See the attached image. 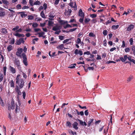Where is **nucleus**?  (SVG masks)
I'll return each mask as SVG.
<instances>
[{
    "label": "nucleus",
    "instance_id": "f257e3e1",
    "mask_svg": "<svg viewBox=\"0 0 135 135\" xmlns=\"http://www.w3.org/2000/svg\"><path fill=\"white\" fill-rule=\"evenodd\" d=\"M23 59V62L26 66L28 65V63L27 61V59L26 54L24 53H23L22 54V56Z\"/></svg>",
    "mask_w": 135,
    "mask_h": 135
},
{
    "label": "nucleus",
    "instance_id": "f03ea898",
    "mask_svg": "<svg viewBox=\"0 0 135 135\" xmlns=\"http://www.w3.org/2000/svg\"><path fill=\"white\" fill-rule=\"evenodd\" d=\"M23 49L22 48H18L16 53V55L18 57H21L22 55H21V54L23 52Z\"/></svg>",
    "mask_w": 135,
    "mask_h": 135
},
{
    "label": "nucleus",
    "instance_id": "7ed1b4c3",
    "mask_svg": "<svg viewBox=\"0 0 135 135\" xmlns=\"http://www.w3.org/2000/svg\"><path fill=\"white\" fill-rule=\"evenodd\" d=\"M69 5L72 8H74L75 11L77 10V7L75 2H74V3L73 2H71L69 3Z\"/></svg>",
    "mask_w": 135,
    "mask_h": 135
},
{
    "label": "nucleus",
    "instance_id": "20e7f679",
    "mask_svg": "<svg viewBox=\"0 0 135 135\" xmlns=\"http://www.w3.org/2000/svg\"><path fill=\"white\" fill-rule=\"evenodd\" d=\"M24 38H21L19 39L18 40H17L15 43L16 45H20L22 42L24 44L25 41H24Z\"/></svg>",
    "mask_w": 135,
    "mask_h": 135
},
{
    "label": "nucleus",
    "instance_id": "39448f33",
    "mask_svg": "<svg viewBox=\"0 0 135 135\" xmlns=\"http://www.w3.org/2000/svg\"><path fill=\"white\" fill-rule=\"evenodd\" d=\"M134 27V25L132 24H131L128 25V27L127 28L126 30L127 31H131L133 29Z\"/></svg>",
    "mask_w": 135,
    "mask_h": 135
},
{
    "label": "nucleus",
    "instance_id": "423d86ee",
    "mask_svg": "<svg viewBox=\"0 0 135 135\" xmlns=\"http://www.w3.org/2000/svg\"><path fill=\"white\" fill-rule=\"evenodd\" d=\"M20 63V61L18 59H15V60L14 63L15 64L17 65L18 69H19V68H21Z\"/></svg>",
    "mask_w": 135,
    "mask_h": 135
},
{
    "label": "nucleus",
    "instance_id": "0eeeda50",
    "mask_svg": "<svg viewBox=\"0 0 135 135\" xmlns=\"http://www.w3.org/2000/svg\"><path fill=\"white\" fill-rule=\"evenodd\" d=\"M71 12L72 11L70 9H68V10H65L64 12L65 15V16H69Z\"/></svg>",
    "mask_w": 135,
    "mask_h": 135
},
{
    "label": "nucleus",
    "instance_id": "6e6552de",
    "mask_svg": "<svg viewBox=\"0 0 135 135\" xmlns=\"http://www.w3.org/2000/svg\"><path fill=\"white\" fill-rule=\"evenodd\" d=\"M78 15L81 17L84 18V13L83 12L82 10L81 9H79L78 12Z\"/></svg>",
    "mask_w": 135,
    "mask_h": 135
},
{
    "label": "nucleus",
    "instance_id": "1a4fd4ad",
    "mask_svg": "<svg viewBox=\"0 0 135 135\" xmlns=\"http://www.w3.org/2000/svg\"><path fill=\"white\" fill-rule=\"evenodd\" d=\"M128 56L127 55H124V57H119V59L120 60L123 62H125L127 59Z\"/></svg>",
    "mask_w": 135,
    "mask_h": 135
},
{
    "label": "nucleus",
    "instance_id": "9d476101",
    "mask_svg": "<svg viewBox=\"0 0 135 135\" xmlns=\"http://www.w3.org/2000/svg\"><path fill=\"white\" fill-rule=\"evenodd\" d=\"M72 125L73 126V128L75 130H77L78 129V123L76 122H75L72 124Z\"/></svg>",
    "mask_w": 135,
    "mask_h": 135
},
{
    "label": "nucleus",
    "instance_id": "9b49d317",
    "mask_svg": "<svg viewBox=\"0 0 135 135\" xmlns=\"http://www.w3.org/2000/svg\"><path fill=\"white\" fill-rule=\"evenodd\" d=\"M9 70L13 74H14L16 73V70L15 68L11 66H9Z\"/></svg>",
    "mask_w": 135,
    "mask_h": 135
},
{
    "label": "nucleus",
    "instance_id": "f8f14e48",
    "mask_svg": "<svg viewBox=\"0 0 135 135\" xmlns=\"http://www.w3.org/2000/svg\"><path fill=\"white\" fill-rule=\"evenodd\" d=\"M78 121H79V122L80 124L81 125L83 126H86L87 125V124L85 122H83L82 120L79 119H78Z\"/></svg>",
    "mask_w": 135,
    "mask_h": 135
},
{
    "label": "nucleus",
    "instance_id": "ddd939ff",
    "mask_svg": "<svg viewBox=\"0 0 135 135\" xmlns=\"http://www.w3.org/2000/svg\"><path fill=\"white\" fill-rule=\"evenodd\" d=\"M20 82H21V83L20 85H19L20 87L21 88H23L24 85V81L23 79H22L20 80Z\"/></svg>",
    "mask_w": 135,
    "mask_h": 135
},
{
    "label": "nucleus",
    "instance_id": "4468645a",
    "mask_svg": "<svg viewBox=\"0 0 135 135\" xmlns=\"http://www.w3.org/2000/svg\"><path fill=\"white\" fill-rule=\"evenodd\" d=\"M55 16H53V15H52V12H50V15L49 16V17L50 18H49V19L50 20H54V19L53 18Z\"/></svg>",
    "mask_w": 135,
    "mask_h": 135
},
{
    "label": "nucleus",
    "instance_id": "2eb2a0df",
    "mask_svg": "<svg viewBox=\"0 0 135 135\" xmlns=\"http://www.w3.org/2000/svg\"><path fill=\"white\" fill-rule=\"evenodd\" d=\"M93 120L94 119H93L90 118L89 119L88 122V127H89L90 126L91 124L92 123Z\"/></svg>",
    "mask_w": 135,
    "mask_h": 135
},
{
    "label": "nucleus",
    "instance_id": "dca6fc26",
    "mask_svg": "<svg viewBox=\"0 0 135 135\" xmlns=\"http://www.w3.org/2000/svg\"><path fill=\"white\" fill-rule=\"evenodd\" d=\"M1 32L3 34H6L7 32V30L4 28H3L1 29Z\"/></svg>",
    "mask_w": 135,
    "mask_h": 135
},
{
    "label": "nucleus",
    "instance_id": "f3484780",
    "mask_svg": "<svg viewBox=\"0 0 135 135\" xmlns=\"http://www.w3.org/2000/svg\"><path fill=\"white\" fill-rule=\"evenodd\" d=\"M57 48L58 49H60L61 50H62L64 48H65L64 47V44H62L58 46L57 47Z\"/></svg>",
    "mask_w": 135,
    "mask_h": 135
},
{
    "label": "nucleus",
    "instance_id": "a211bd4d",
    "mask_svg": "<svg viewBox=\"0 0 135 135\" xmlns=\"http://www.w3.org/2000/svg\"><path fill=\"white\" fill-rule=\"evenodd\" d=\"M66 125V126L68 127L69 128H70L71 127V123L69 121H67Z\"/></svg>",
    "mask_w": 135,
    "mask_h": 135
},
{
    "label": "nucleus",
    "instance_id": "6ab92c4d",
    "mask_svg": "<svg viewBox=\"0 0 135 135\" xmlns=\"http://www.w3.org/2000/svg\"><path fill=\"white\" fill-rule=\"evenodd\" d=\"M2 2L3 3L6 5H8L9 4V2L7 0H2Z\"/></svg>",
    "mask_w": 135,
    "mask_h": 135
},
{
    "label": "nucleus",
    "instance_id": "aec40b11",
    "mask_svg": "<svg viewBox=\"0 0 135 135\" xmlns=\"http://www.w3.org/2000/svg\"><path fill=\"white\" fill-rule=\"evenodd\" d=\"M59 30V28L57 26L54 27L52 29V30L54 31H56Z\"/></svg>",
    "mask_w": 135,
    "mask_h": 135
},
{
    "label": "nucleus",
    "instance_id": "412c9836",
    "mask_svg": "<svg viewBox=\"0 0 135 135\" xmlns=\"http://www.w3.org/2000/svg\"><path fill=\"white\" fill-rule=\"evenodd\" d=\"M54 23V22L51 21H48V25L49 26H53V25Z\"/></svg>",
    "mask_w": 135,
    "mask_h": 135
},
{
    "label": "nucleus",
    "instance_id": "4be33fe9",
    "mask_svg": "<svg viewBox=\"0 0 135 135\" xmlns=\"http://www.w3.org/2000/svg\"><path fill=\"white\" fill-rule=\"evenodd\" d=\"M119 27V25H113L112 26V29L115 30L118 28Z\"/></svg>",
    "mask_w": 135,
    "mask_h": 135
},
{
    "label": "nucleus",
    "instance_id": "5701e85b",
    "mask_svg": "<svg viewBox=\"0 0 135 135\" xmlns=\"http://www.w3.org/2000/svg\"><path fill=\"white\" fill-rule=\"evenodd\" d=\"M77 29V28H75L72 29H70L69 30V31H66V33H68L69 32H72L75 31Z\"/></svg>",
    "mask_w": 135,
    "mask_h": 135
},
{
    "label": "nucleus",
    "instance_id": "b1692460",
    "mask_svg": "<svg viewBox=\"0 0 135 135\" xmlns=\"http://www.w3.org/2000/svg\"><path fill=\"white\" fill-rule=\"evenodd\" d=\"M13 35H14L16 37H21V34H20L18 33H13Z\"/></svg>",
    "mask_w": 135,
    "mask_h": 135
},
{
    "label": "nucleus",
    "instance_id": "393cba45",
    "mask_svg": "<svg viewBox=\"0 0 135 135\" xmlns=\"http://www.w3.org/2000/svg\"><path fill=\"white\" fill-rule=\"evenodd\" d=\"M10 84V85L11 87L13 88L15 87L14 83L13 80H12L11 81Z\"/></svg>",
    "mask_w": 135,
    "mask_h": 135
},
{
    "label": "nucleus",
    "instance_id": "a878e982",
    "mask_svg": "<svg viewBox=\"0 0 135 135\" xmlns=\"http://www.w3.org/2000/svg\"><path fill=\"white\" fill-rule=\"evenodd\" d=\"M12 46L10 45L8 46L7 49L8 51H10L12 49Z\"/></svg>",
    "mask_w": 135,
    "mask_h": 135
},
{
    "label": "nucleus",
    "instance_id": "bb28decb",
    "mask_svg": "<svg viewBox=\"0 0 135 135\" xmlns=\"http://www.w3.org/2000/svg\"><path fill=\"white\" fill-rule=\"evenodd\" d=\"M76 43L78 44H79L81 43V40L80 38H77V40L75 41Z\"/></svg>",
    "mask_w": 135,
    "mask_h": 135
},
{
    "label": "nucleus",
    "instance_id": "cd10ccee",
    "mask_svg": "<svg viewBox=\"0 0 135 135\" xmlns=\"http://www.w3.org/2000/svg\"><path fill=\"white\" fill-rule=\"evenodd\" d=\"M40 15L42 18H46L45 15L44 14V13L43 11H42L41 12V13Z\"/></svg>",
    "mask_w": 135,
    "mask_h": 135
},
{
    "label": "nucleus",
    "instance_id": "c85d7f7f",
    "mask_svg": "<svg viewBox=\"0 0 135 135\" xmlns=\"http://www.w3.org/2000/svg\"><path fill=\"white\" fill-rule=\"evenodd\" d=\"M132 12V11L130 9H128V11L127 12H124V13H123V15H124V14H126V15H127L128 14H129L130 12Z\"/></svg>",
    "mask_w": 135,
    "mask_h": 135
},
{
    "label": "nucleus",
    "instance_id": "c756f323",
    "mask_svg": "<svg viewBox=\"0 0 135 135\" xmlns=\"http://www.w3.org/2000/svg\"><path fill=\"white\" fill-rule=\"evenodd\" d=\"M40 2L39 1H37L34 3V5H40Z\"/></svg>",
    "mask_w": 135,
    "mask_h": 135
},
{
    "label": "nucleus",
    "instance_id": "7c9ffc66",
    "mask_svg": "<svg viewBox=\"0 0 135 135\" xmlns=\"http://www.w3.org/2000/svg\"><path fill=\"white\" fill-rule=\"evenodd\" d=\"M90 20V19L89 18H85L84 20V22L85 23H88Z\"/></svg>",
    "mask_w": 135,
    "mask_h": 135
},
{
    "label": "nucleus",
    "instance_id": "2f4dec72",
    "mask_svg": "<svg viewBox=\"0 0 135 135\" xmlns=\"http://www.w3.org/2000/svg\"><path fill=\"white\" fill-rule=\"evenodd\" d=\"M0 104L2 106H4V104L1 98H0Z\"/></svg>",
    "mask_w": 135,
    "mask_h": 135
},
{
    "label": "nucleus",
    "instance_id": "473e14b6",
    "mask_svg": "<svg viewBox=\"0 0 135 135\" xmlns=\"http://www.w3.org/2000/svg\"><path fill=\"white\" fill-rule=\"evenodd\" d=\"M19 28V26H16L15 27L13 28L12 30L13 31H16Z\"/></svg>",
    "mask_w": 135,
    "mask_h": 135
},
{
    "label": "nucleus",
    "instance_id": "72a5a7b5",
    "mask_svg": "<svg viewBox=\"0 0 135 135\" xmlns=\"http://www.w3.org/2000/svg\"><path fill=\"white\" fill-rule=\"evenodd\" d=\"M44 34L45 33L44 32L39 33H38V37H42L43 36V35H44Z\"/></svg>",
    "mask_w": 135,
    "mask_h": 135
},
{
    "label": "nucleus",
    "instance_id": "f704fd0d",
    "mask_svg": "<svg viewBox=\"0 0 135 135\" xmlns=\"http://www.w3.org/2000/svg\"><path fill=\"white\" fill-rule=\"evenodd\" d=\"M28 20H32L34 18L33 16L32 15H28Z\"/></svg>",
    "mask_w": 135,
    "mask_h": 135
},
{
    "label": "nucleus",
    "instance_id": "c9c22d12",
    "mask_svg": "<svg viewBox=\"0 0 135 135\" xmlns=\"http://www.w3.org/2000/svg\"><path fill=\"white\" fill-rule=\"evenodd\" d=\"M131 49L129 47H127L125 49V51L126 52H129L130 51Z\"/></svg>",
    "mask_w": 135,
    "mask_h": 135
},
{
    "label": "nucleus",
    "instance_id": "e433bc0d",
    "mask_svg": "<svg viewBox=\"0 0 135 135\" xmlns=\"http://www.w3.org/2000/svg\"><path fill=\"white\" fill-rule=\"evenodd\" d=\"M15 43V39L14 38H12L10 42V44L11 45H12L14 44Z\"/></svg>",
    "mask_w": 135,
    "mask_h": 135
},
{
    "label": "nucleus",
    "instance_id": "4c0bfd02",
    "mask_svg": "<svg viewBox=\"0 0 135 135\" xmlns=\"http://www.w3.org/2000/svg\"><path fill=\"white\" fill-rule=\"evenodd\" d=\"M89 36L90 37H95V35L93 33L91 32H90L89 35Z\"/></svg>",
    "mask_w": 135,
    "mask_h": 135
},
{
    "label": "nucleus",
    "instance_id": "58836bf2",
    "mask_svg": "<svg viewBox=\"0 0 135 135\" xmlns=\"http://www.w3.org/2000/svg\"><path fill=\"white\" fill-rule=\"evenodd\" d=\"M60 23L61 24V25H63L64 24L66 23H67V22H65L63 20H60Z\"/></svg>",
    "mask_w": 135,
    "mask_h": 135
},
{
    "label": "nucleus",
    "instance_id": "ea45409f",
    "mask_svg": "<svg viewBox=\"0 0 135 135\" xmlns=\"http://www.w3.org/2000/svg\"><path fill=\"white\" fill-rule=\"evenodd\" d=\"M33 0H29V3L30 5L31 6L34 5V3H33Z\"/></svg>",
    "mask_w": 135,
    "mask_h": 135
},
{
    "label": "nucleus",
    "instance_id": "a19ab883",
    "mask_svg": "<svg viewBox=\"0 0 135 135\" xmlns=\"http://www.w3.org/2000/svg\"><path fill=\"white\" fill-rule=\"evenodd\" d=\"M6 69H7V67L6 66H4L3 67V71H4V75H5L6 74Z\"/></svg>",
    "mask_w": 135,
    "mask_h": 135
},
{
    "label": "nucleus",
    "instance_id": "79ce46f5",
    "mask_svg": "<svg viewBox=\"0 0 135 135\" xmlns=\"http://www.w3.org/2000/svg\"><path fill=\"white\" fill-rule=\"evenodd\" d=\"M108 118H110V122L111 123H112V115L110 114L108 116Z\"/></svg>",
    "mask_w": 135,
    "mask_h": 135
},
{
    "label": "nucleus",
    "instance_id": "37998d69",
    "mask_svg": "<svg viewBox=\"0 0 135 135\" xmlns=\"http://www.w3.org/2000/svg\"><path fill=\"white\" fill-rule=\"evenodd\" d=\"M38 24L37 23H34L32 25V26L33 27H36L38 26Z\"/></svg>",
    "mask_w": 135,
    "mask_h": 135
},
{
    "label": "nucleus",
    "instance_id": "c03bdc74",
    "mask_svg": "<svg viewBox=\"0 0 135 135\" xmlns=\"http://www.w3.org/2000/svg\"><path fill=\"white\" fill-rule=\"evenodd\" d=\"M16 8L17 9H21V6L20 4H18L16 6Z\"/></svg>",
    "mask_w": 135,
    "mask_h": 135
},
{
    "label": "nucleus",
    "instance_id": "a18cd8bd",
    "mask_svg": "<svg viewBox=\"0 0 135 135\" xmlns=\"http://www.w3.org/2000/svg\"><path fill=\"white\" fill-rule=\"evenodd\" d=\"M78 106L81 109H87V108L86 106H84L83 107H82L80 105H78Z\"/></svg>",
    "mask_w": 135,
    "mask_h": 135
},
{
    "label": "nucleus",
    "instance_id": "49530a36",
    "mask_svg": "<svg viewBox=\"0 0 135 135\" xmlns=\"http://www.w3.org/2000/svg\"><path fill=\"white\" fill-rule=\"evenodd\" d=\"M97 15L96 14H92L90 15V16L92 18H94L97 17Z\"/></svg>",
    "mask_w": 135,
    "mask_h": 135
},
{
    "label": "nucleus",
    "instance_id": "de8ad7c7",
    "mask_svg": "<svg viewBox=\"0 0 135 135\" xmlns=\"http://www.w3.org/2000/svg\"><path fill=\"white\" fill-rule=\"evenodd\" d=\"M59 38L61 40H63L64 39V36L60 35L59 36Z\"/></svg>",
    "mask_w": 135,
    "mask_h": 135
},
{
    "label": "nucleus",
    "instance_id": "09e8293b",
    "mask_svg": "<svg viewBox=\"0 0 135 135\" xmlns=\"http://www.w3.org/2000/svg\"><path fill=\"white\" fill-rule=\"evenodd\" d=\"M5 13L4 12L0 11V16L2 17L4 16Z\"/></svg>",
    "mask_w": 135,
    "mask_h": 135
},
{
    "label": "nucleus",
    "instance_id": "8fccbe9b",
    "mask_svg": "<svg viewBox=\"0 0 135 135\" xmlns=\"http://www.w3.org/2000/svg\"><path fill=\"white\" fill-rule=\"evenodd\" d=\"M71 40V39L70 38H68V39H67L65 40H64L63 41V43L64 44L65 43L67 42H68L70 40Z\"/></svg>",
    "mask_w": 135,
    "mask_h": 135
},
{
    "label": "nucleus",
    "instance_id": "3c124183",
    "mask_svg": "<svg viewBox=\"0 0 135 135\" xmlns=\"http://www.w3.org/2000/svg\"><path fill=\"white\" fill-rule=\"evenodd\" d=\"M107 30H104L103 32V34L105 36L107 35Z\"/></svg>",
    "mask_w": 135,
    "mask_h": 135
},
{
    "label": "nucleus",
    "instance_id": "603ef678",
    "mask_svg": "<svg viewBox=\"0 0 135 135\" xmlns=\"http://www.w3.org/2000/svg\"><path fill=\"white\" fill-rule=\"evenodd\" d=\"M107 55V54L105 52H104L102 54V57L104 59L106 57Z\"/></svg>",
    "mask_w": 135,
    "mask_h": 135
},
{
    "label": "nucleus",
    "instance_id": "864d4df0",
    "mask_svg": "<svg viewBox=\"0 0 135 135\" xmlns=\"http://www.w3.org/2000/svg\"><path fill=\"white\" fill-rule=\"evenodd\" d=\"M129 41L130 42V44L131 45H132L133 44V40L132 38H131L129 40Z\"/></svg>",
    "mask_w": 135,
    "mask_h": 135
},
{
    "label": "nucleus",
    "instance_id": "5fc2aeb1",
    "mask_svg": "<svg viewBox=\"0 0 135 135\" xmlns=\"http://www.w3.org/2000/svg\"><path fill=\"white\" fill-rule=\"evenodd\" d=\"M3 76L2 74H0V82H1L3 79Z\"/></svg>",
    "mask_w": 135,
    "mask_h": 135
},
{
    "label": "nucleus",
    "instance_id": "6e6d98bb",
    "mask_svg": "<svg viewBox=\"0 0 135 135\" xmlns=\"http://www.w3.org/2000/svg\"><path fill=\"white\" fill-rule=\"evenodd\" d=\"M133 78V77L132 76H130L127 80V81L128 82H129L131 81L132 79Z\"/></svg>",
    "mask_w": 135,
    "mask_h": 135
},
{
    "label": "nucleus",
    "instance_id": "4d7b16f0",
    "mask_svg": "<svg viewBox=\"0 0 135 135\" xmlns=\"http://www.w3.org/2000/svg\"><path fill=\"white\" fill-rule=\"evenodd\" d=\"M126 46V44L124 41H122V45L121 47L124 48Z\"/></svg>",
    "mask_w": 135,
    "mask_h": 135
},
{
    "label": "nucleus",
    "instance_id": "13d9d810",
    "mask_svg": "<svg viewBox=\"0 0 135 135\" xmlns=\"http://www.w3.org/2000/svg\"><path fill=\"white\" fill-rule=\"evenodd\" d=\"M22 94L23 98L24 99H25V97L26 96V94L25 92V91H23Z\"/></svg>",
    "mask_w": 135,
    "mask_h": 135
},
{
    "label": "nucleus",
    "instance_id": "bf43d9fd",
    "mask_svg": "<svg viewBox=\"0 0 135 135\" xmlns=\"http://www.w3.org/2000/svg\"><path fill=\"white\" fill-rule=\"evenodd\" d=\"M44 9L46 10L47 8V4L46 3H44L43 5Z\"/></svg>",
    "mask_w": 135,
    "mask_h": 135
},
{
    "label": "nucleus",
    "instance_id": "052dcab7",
    "mask_svg": "<svg viewBox=\"0 0 135 135\" xmlns=\"http://www.w3.org/2000/svg\"><path fill=\"white\" fill-rule=\"evenodd\" d=\"M75 66L73 65V64H71L70 66L68 67V68L70 69H73L75 68Z\"/></svg>",
    "mask_w": 135,
    "mask_h": 135
},
{
    "label": "nucleus",
    "instance_id": "680f3d73",
    "mask_svg": "<svg viewBox=\"0 0 135 135\" xmlns=\"http://www.w3.org/2000/svg\"><path fill=\"white\" fill-rule=\"evenodd\" d=\"M84 18L81 17L79 19V21L81 23H83V19Z\"/></svg>",
    "mask_w": 135,
    "mask_h": 135
},
{
    "label": "nucleus",
    "instance_id": "e2e57ef3",
    "mask_svg": "<svg viewBox=\"0 0 135 135\" xmlns=\"http://www.w3.org/2000/svg\"><path fill=\"white\" fill-rule=\"evenodd\" d=\"M22 29L21 28H20L19 29H18L17 30H16L15 31L16 33H18V32H21L22 31Z\"/></svg>",
    "mask_w": 135,
    "mask_h": 135
},
{
    "label": "nucleus",
    "instance_id": "0e129e2a",
    "mask_svg": "<svg viewBox=\"0 0 135 135\" xmlns=\"http://www.w3.org/2000/svg\"><path fill=\"white\" fill-rule=\"evenodd\" d=\"M60 0H55V2H54V4L55 5H57L59 2Z\"/></svg>",
    "mask_w": 135,
    "mask_h": 135
},
{
    "label": "nucleus",
    "instance_id": "69168bd1",
    "mask_svg": "<svg viewBox=\"0 0 135 135\" xmlns=\"http://www.w3.org/2000/svg\"><path fill=\"white\" fill-rule=\"evenodd\" d=\"M21 3L23 4H26L27 2L26 1V0H23Z\"/></svg>",
    "mask_w": 135,
    "mask_h": 135
},
{
    "label": "nucleus",
    "instance_id": "338daca9",
    "mask_svg": "<svg viewBox=\"0 0 135 135\" xmlns=\"http://www.w3.org/2000/svg\"><path fill=\"white\" fill-rule=\"evenodd\" d=\"M88 70H93L94 69V68L93 67H89L88 68Z\"/></svg>",
    "mask_w": 135,
    "mask_h": 135
},
{
    "label": "nucleus",
    "instance_id": "774afa93",
    "mask_svg": "<svg viewBox=\"0 0 135 135\" xmlns=\"http://www.w3.org/2000/svg\"><path fill=\"white\" fill-rule=\"evenodd\" d=\"M78 54H80V56L82 55L83 54V52L82 51L79 50L78 52Z\"/></svg>",
    "mask_w": 135,
    "mask_h": 135
}]
</instances>
